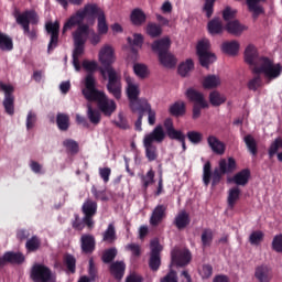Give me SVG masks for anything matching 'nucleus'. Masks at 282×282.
Segmentation results:
<instances>
[{"instance_id": "nucleus-1", "label": "nucleus", "mask_w": 282, "mask_h": 282, "mask_svg": "<svg viewBox=\"0 0 282 282\" xmlns=\"http://www.w3.org/2000/svg\"><path fill=\"white\" fill-rule=\"evenodd\" d=\"M245 62L251 66L253 77L249 79L247 86L249 90H258L263 86V75L265 83L271 84L274 79H278L282 75V64H275L274 59L259 55L257 46L249 44L245 50Z\"/></svg>"}, {"instance_id": "nucleus-2", "label": "nucleus", "mask_w": 282, "mask_h": 282, "mask_svg": "<svg viewBox=\"0 0 282 282\" xmlns=\"http://www.w3.org/2000/svg\"><path fill=\"white\" fill-rule=\"evenodd\" d=\"M115 51L112 46L106 44L99 51V62L102 64L100 68L104 79L108 78L107 90L115 97V99H121L122 97V75L120 72L113 68Z\"/></svg>"}, {"instance_id": "nucleus-3", "label": "nucleus", "mask_w": 282, "mask_h": 282, "mask_svg": "<svg viewBox=\"0 0 282 282\" xmlns=\"http://www.w3.org/2000/svg\"><path fill=\"white\" fill-rule=\"evenodd\" d=\"M238 163L235 156H228V159H220L218 166L214 169L212 161H206L203 167V183L204 185H209L212 182L213 186L218 185L221 182V178L225 174H232L237 170Z\"/></svg>"}, {"instance_id": "nucleus-4", "label": "nucleus", "mask_w": 282, "mask_h": 282, "mask_svg": "<svg viewBox=\"0 0 282 282\" xmlns=\"http://www.w3.org/2000/svg\"><path fill=\"white\" fill-rule=\"evenodd\" d=\"M89 7H91L90 3L85 4L84 9H79L74 15H70L63 26V33H66L69 29H74V26H77L75 33L84 51L90 33L89 24H84L85 18L88 21H91V13L88 10Z\"/></svg>"}, {"instance_id": "nucleus-5", "label": "nucleus", "mask_w": 282, "mask_h": 282, "mask_svg": "<svg viewBox=\"0 0 282 282\" xmlns=\"http://www.w3.org/2000/svg\"><path fill=\"white\" fill-rule=\"evenodd\" d=\"M172 42L170 37H161L152 42L151 48L159 55V62L166 68H174L177 64V59L173 53L170 52Z\"/></svg>"}, {"instance_id": "nucleus-6", "label": "nucleus", "mask_w": 282, "mask_h": 282, "mask_svg": "<svg viewBox=\"0 0 282 282\" xmlns=\"http://www.w3.org/2000/svg\"><path fill=\"white\" fill-rule=\"evenodd\" d=\"M14 18L17 23L22 26L24 34L30 37V40H36L37 33L35 29L30 30V24H39V15L34 9H30L20 13V11H14Z\"/></svg>"}, {"instance_id": "nucleus-7", "label": "nucleus", "mask_w": 282, "mask_h": 282, "mask_svg": "<svg viewBox=\"0 0 282 282\" xmlns=\"http://www.w3.org/2000/svg\"><path fill=\"white\" fill-rule=\"evenodd\" d=\"M185 95L189 101H193V119H199V117H202L203 108H209V102L207 101L204 93L196 88H187Z\"/></svg>"}, {"instance_id": "nucleus-8", "label": "nucleus", "mask_w": 282, "mask_h": 282, "mask_svg": "<svg viewBox=\"0 0 282 282\" xmlns=\"http://www.w3.org/2000/svg\"><path fill=\"white\" fill-rule=\"evenodd\" d=\"M138 108L135 112H139V117L137 121L134 122L135 130L141 131L142 130V121L144 117V112L148 113V123L150 126H154L156 123V110L152 108V105L148 99H139L138 100Z\"/></svg>"}, {"instance_id": "nucleus-9", "label": "nucleus", "mask_w": 282, "mask_h": 282, "mask_svg": "<svg viewBox=\"0 0 282 282\" xmlns=\"http://www.w3.org/2000/svg\"><path fill=\"white\" fill-rule=\"evenodd\" d=\"M30 278L33 282H56L52 269L41 262H35L31 267Z\"/></svg>"}, {"instance_id": "nucleus-10", "label": "nucleus", "mask_w": 282, "mask_h": 282, "mask_svg": "<svg viewBox=\"0 0 282 282\" xmlns=\"http://www.w3.org/2000/svg\"><path fill=\"white\" fill-rule=\"evenodd\" d=\"M196 53L200 66H204L205 68H209L210 64H214V62L217 61L216 53H212L210 51L209 40H200L196 45Z\"/></svg>"}, {"instance_id": "nucleus-11", "label": "nucleus", "mask_w": 282, "mask_h": 282, "mask_svg": "<svg viewBox=\"0 0 282 282\" xmlns=\"http://www.w3.org/2000/svg\"><path fill=\"white\" fill-rule=\"evenodd\" d=\"M126 94L128 96V100L130 104V109L132 112H137V109L139 108V97H140V85L137 84L133 79V77H126Z\"/></svg>"}, {"instance_id": "nucleus-12", "label": "nucleus", "mask_w": 282, "mask_h": 282, "mask_svg": "<svg viewBox=\"0 0 282 282\" xmlns=\"http://www.w3.org/2000/svg\"><path fill=\"white\" fill-rule=\"evenodd\" d=\"M163 245H161L159 238H154L150 242V260L149 267L152 271H159L162 264V256Z\"/></svg>"}, {"instance_id": "nucleus-13", "label": "nucleus", "mask_w": 282, "mask_h": 282, "mask_svg": "<svg viewBox=\"0 0 282 282\" xmlns=\"http://www.w3.org/2000/svg\"><path fill=\"white\" fill-rule=\"evenodd\" d=\"M0 93H4L3 107L7 115H14V86L0 80Z\"/></svg>"}, {"instance_id": "nucleus-14", "label": "nucleus", "mask_w": 282, "mask_h": 282, "mask_svg": "<svg viewBox=\"0 0 282 282\" xmlns=\"http://www.w3.org/2000/svg\"><path fill=\"white\" fill-rule=\"evenodd\" d=\"M88 11L91 14V22H95L96 18H98V33L99 36L105 35L109 31V26L107 24L106 13L98 4L91 3L88 7Z\"/></svg>"}, {"instance_id": "nucleus-15", "label": "nucleus", "mask_w": 282, "mask_h": 282, "mask_svg": "<svg viewBox=\"0 0 282 282\" xmlns=\"http://www.w3.org/2000/svg\"><path fill=\"white\" fill-rule=\"evenodd\" d=\"M98 203L97 200H93L91 198H87L83 204L82 212L84 214V224L93 229L95 227L94 216L97 214Z\"/></svg>"}, {"instance_id": "nucleus-16", "label": "nucleus", "mask_w": 282, "mask_h": 282, "mask_svg": "<svg viewBox=\"0 0 282 282\" xmlns=\"http://www.w3.org/2000/svg\"><path fill=\"white\" fill-rule=\"evenodd\" d=\"M83 95L88 101H97L99 97V90L96 88V77L93 73H87L85 77V88H83Z\"/></svg>"}, {"instance_id": "nucleus-17", "label": "nucleus", "mask_w": 282, "mask_h": 282, "mask_svg": "<svg viewBox=\"0 0 282 282\" xmlns=\"http://www.w3.org/2000/svg\"><path fill=\"white\" fill-rule=\"evenodd\" d=\"M45 28L47 33L51 35L48 45H47V53L51 54L58 46L61 24L57 21L47 22Z\"/></svg>"}, {"instance_id": "nucleus-18", "label": "nucleus", "mask_w": 282, "mask_h": 282, "mask_svg": "<svg viewBox=\"0 0 282 282\" xmlns=\"http://www.w3.org/2000/svg\"><path fill=\"white\" fill-rule=\"evenodd\" d=\"M192 257V251L189 249L175 247L171 251V260L177 267H185L186 264H189Z\"/></svg>"}, {"instance_id": "nucleus-19", "label": "nucleus", "mask_w": 282, "mask_h": 282, "mask_svg": "<svg viewBox=\"0 0 282 282\" xmlns=\"http://www.w3.org/2000/svg\"><path fill=\"white\" fill-rule=\"evenodd\" d=\"M98 108L104 112L105 115H112L115 110L117 109V104L113 99H108L106 93H102L101 90H98Z\"/></svg>"}, {"instance_id": "nucleus-20", "label": "nucleus", "mask_w": 282, "mask_h": 282, "mask_svg": "<svg viewBox=\"0 0 282 282\" xmlns=\"http://www.w3.org/2000/svg\"><path fill=\"white\" fill-rule=\"evenodd\" d=\"M143 145L145 148V156L148 158V161H155L159 156V151L158 145L154 144L153 131L145 134Z\"/></svg>"}, {"instance_id": "nucleus-21", "label": "nucleus", "mask_w": 282, "mask_h": 282, "mask_svg": "<svg viewBox=\"0 0 282 282\" xmlns=\"http://www.w3.org/2000/svg\"><path fill=\"white\" fill-rule=\"evenodd\" d=\"M166 212L167 205H156L152 210V215L150 216V225H152L153 227H158V225H160L164 220Z\"/></svg>"}, {"instance_id": "nucleus-22", "label": "nucleus", "mask_w": 282, "mask_h": 282, "mask_svg": "<svg viewBox=\"0 0 282 282\" xmlns=\"http://www.w3.org/2000/svg\"><path fill=\"white\" fill-rule=\"evenodd\" d=\"M96 238L93 234H83L80 237V247L83 253H94L96 249Z\"/></svg>"}, {"instance_id": "nucleus-23", "label": "nucleus", "mask_w": 282, "mask_h": 282, "mask_svg": "<svg viewBox=\"0 0 282 282\" xmlns=\"http://www.w3.org/2000/svg\"><path fill=\"white\" fill-rule=\"evenodd\" d=\"M127 269V264L124 260H113L111 264H109V272L115 278V280H122L124 276Z\"/></svg>"}, {"instance_id": "nucleus-24", "label": "nucleus", "mask_w": 282, "mask_h": 282, "mask_svg": "<svg viewBox=\"0 0 282 282\" xmlns=\"http://www.w3.org/2000/svg\"><path fill=\"white\" fill-rule=\"evenodd\" d=\"M272 269L268 264H259L254 269V276L258 282H270L272 280Z\"/></svg>"}, {"instance_id": "nucleus-25", "label": "nucleus", "mask_w": 282, "mask_h": 282, "mask_svg": "<svg viewBox=\"0 0 282 282\" xmlns=\"http://www.w3.org/2000/svg\"><path fill=\"white\" fill-rule=\"evenodd\" d=\"M251 172L249 167H245L243 170H240V172H237L234 174V176L228 178V183H236L237 186L239 185H248L250 181Z\"/></svg>"}, {"instance_id": "nucleus-26", "label": "nucleus", "mask_w": 282, "mask_h": 282, "mask_svg": "<svg viewBox=\"0 0 282 282\" xmlns=\"http://www.w3.org/2000/svg\"><path fill=\"white\" fill-rule=\"evenodd\" d=\"M207 143L215 154H225L226 143H224V141H220V139H218V137H216L215 134H209L207 137Z\"/></svg>"}, {"instance_id": "nucleus-27", "label": "nucleus", "mask_w": 282, "mask_h": 282, "mask_svg": "<svg viewBox=\"0 0 282 282\" xmlns=\"http://www.w3.org/2000/svg\"><path fill=\"white\" fill-rule=\"evenodd\" d=\"M7 262H11L12 264H22L25 262V256L22 251H6L3 253V265Z\"/></svg>"}, {"instance_id": "nucleus-28", "label": "nucleus", "mask_w": 282, "mask_h": 282, "mask_svg": "<svg viewBox=\"0 0 282 282\" xmlns=\"http://www.w3.org/2000/svg\"><path fill=\"white\" fill-rule=\"evenodd\" d=\"M225 29L231 35L240 36L242 35L243 31H246L247 26L245 24H241L239 20H235L234 18L231 22H228L226 24Z\"/></svg>"}, {"instance_id": "nucleus-29", "label": "nucleus", "mask_w": 282, "mask_h": 282, "mask_svg": "<svg viewBox=\"0 0 282 282\" xmlns=\"http://www.w3.org/2000/svg\"><path fill=\"white\" fill-rule=\"evenodd\" d=\"M260 2H265V0H247V7L249 11L252 13V18L254 20H257L259 15H261L262 13H265Z\"/></svg>"}, {"instance_id": "nucleus-30", "label": "nucleus", "mask_w": 282, "mask_h": 282, "mask_svg": "<svg viewBox=\"0 0 282 282\" xmlns=\"http://www.w3.org/2000/svg\"><path fill=\"white\" fill-rule=\"evenodd\" d=\"M207 29L212 35H219L224 33L225 26L220 18H213V20H209Z\"/></svg>"}, {"instance_id": "nucleus-31", "label": "nucleus", "mask_w": 282, "mask_h": 282, "mask_svg": "<svg viewBox=\"0 0 282 282\" xmlns=\"http://www.w3.org/2000/svg\"><path fill=\"white\" fill-rule=\"evenodd\" d=\"M220 84H221V79L219 75H206L202 82L203 88L207 90L217 88V86H220Z\"/></svg>"}, {"instance_id": "nucleus-32", "label": "nucleus", "mask_w": 282, "mask_h": 282, "mask_svg": "<svg viewBox=\"0 0 282 282\" xmlns=\"http://www.w3.org/2000/svg\"><path fill=\"white\" fill-rule=\"evenodd\" d=\"M240 196H241V189L237 184L235 187H230L227 196V203L230 209H234V207H236V203L237 200H239Z\"/></svg>"}, {"instance_id": "nucleus-33", "label": "nucleus", "mask_w": 282, "mask_h": 282, "mask_svg": "<svg viewBox=\"0 0 282 282\" xmlns=\"http://www.w3.org/2000/svg\"><path fill=\"white\" fill-rule=\"evenodd\" d=\"M223 53L227 55H237L240 51V43L237 40H231V42H224L221 44Z\"/></svg>"}, {"instance_id": "nucleus-34", "label": "nucleus", "mask_w": 282, "mask_h": 282, "mask_svg": "<svg viewBox=\"0 0 282 282\" xmlns=\"http://www.w3.org/2000/svg\"><path fill=\"white\" fill-rule=\"evenodd\" d=\"M189 223H191V217L186 210L180 212L175 216L174 224L177 227V229H184L185 227H187V225H189Z\"/></svg>"}, {"instance_id": "nucleus-35", "label": "nucleus", "mask_w": 282, "mask_h": 282, "mask_svg": "<svg viewBox=\"0 0 282 282\" xmlns=\"http://www.w3.org/2000/svg\"><path fill=\"white\" fill-rule=\"evenodd\" d=\"M130 20L132 21V24L141 26L144 24V22H147V13H144L142 9H133Z\"/></svg>"}, {"instance_id": "nucleus-36", "label": "nucleus", "mask_w": 282, "mask_h": 282, "mask_svg": "<svg viewBox=\"0 0 282 282\" xmlns=\"http://www.w3.org/2000/svg\"><path fill=\"white\" fill-rule=\"evenodd\" d=\"M169 112L173 117H182L186 112V104L184 101H175L170 106Z\"/></svg>"}, {"instance_id": "nucleus-37", "label": "nucleus", "mask_w": 282, "mask_h": 282, "mask_svg": "<svg viewBox=\"0 0 282 282\" xmlns=\"http://www.w3.org/2000/svg\"><path fill=\"white\" fill-rule=\"evenodd\" d=\"M56 123L59 130L67 131L70 126L69 115H66V112H57Z\"/></svg>"}, {"instance_id": "nucleus-38", "label": "nucleus", "mask_w": 282, "mask_h": 282, "mask_svg": "<svg viewBox=\"0 0 282 282\" xmlns=\"http://www.w3.org/2000/svg\"><path fill=\"white\" fill-rule=\"evenodd\" d=\"M145 33H148L150 37H160V35L163 33V26L156 22H148Z\"/></svg>"}, {"instance_id": "nucleus-39", "label": "nucleus", "mask_w": 282, "mask_h": 282, "mask_svg": "<svg viewBox=\"0 0 282 282\" xmlns=\"http://www.w3.org/2000/svg\"><path fill=\"white\" fill-rule=\"evenodd\" d=\"M118 256V249L117 247H109L108 249H105L101 254V260L106 264H112L113 260Z\"/></svg>"}, {"instance_id": "nucleus-40", "label": "nucleus", "mask_w": 282, "mask_h": 282, "mask_svg": "<svg viewBox=\"0 0 282 282\" xmlns=\"http://www.w3.org/2000/svg\"><path fill=\"white\" fill-rule=\"evenodd\" d=\"M243 141H245L250 154H252V156H257V154L259 152V148H258L254 137H252V134H246L243 138Z\"/></svg>"}, {"instance_id": "nucleus-41", "label": "nucleus", "mask_w": 282, "mask_h": 282, "mask_svg": "<svg viewBox=\"0 0 282 282\" xmlns=\"http://www.w3.org/2000/svg\"><path fill=\"white\" fill-rule=\"evenodd\" d=\"M0 48L1 51H12L14 48V42L7 33H0Z\"/></svg>"}, {"instance_id": "nucleus-42", "label": "nucleus", "mask_w": 282, "mask_h": 282, "mask_svg": "<svg viewBox=\"0 0 282 282\" xmlns=\"http://www.w3.org/2000/svg\"><path fill=\"white\" fill-rule=\"evenodd\" d=\"M200 240L203 248L212 246V242L214 240V231L210 227H206L205 229H203Z\"/></svg>"}, {"instance_id": "nucleus-43", "label": "nucleus", "mask_w": 282, "mask_h": 282, "mask_svg": "<svg viewBox=\"0 0 282 282\" xmlns=\"http://www.w3.org/2000/svg\"><path fill=\"white\" fill-rule=\"evenodd\" d=\"M282 149V137H276L272 143H270L268 148V156L269 159H274L278 150Z\"/></svg>"}, {"instance_id": "nucleus-44", "label": "nucleus", "mask_w": 282, "mask_h": 282, "mask_svg": "<svg viewBox=\"0 0 282 282\" xmlns=\"http://www.w3.org/2000/svg\"><path fill=\"white\" fill-rule=\"evenodd\" d=\"M63 261L64 264H66L68 271H70V273H75L76 271V256H74L73 253H64L63 254Z\"/></svg>"}, {"instance_id": "nucleus-45", "label": "nucleus", "mask_w": 282, "mask_h": 282, "mask_svg": "<svg viewBox=\"0 0 282 282\" xmlns=\"http://www.w3.org/2000/svg\"><path fill=\"white\" fill-rule=\"evenodd\" d=\"M195 67L193 59H186L180 64L177 72L182 77H186L191 70Z\"/></svg>"}, {"instance_id": "nucleus-46", "label": "nucleus", "mask_w": 282, "mask_h": 282, "mask_svg": "<svg viewBox=\"0 0 282 282\" xmlns=\"http://www.w3.org/2000/svg\"><path fill=\"white\" fill-rule=\"evenodd\" d=\"M141 183L143 185V189H148V187L155 183V172L153 169H150L147 174L141 175Z\"/></svg>"}, {"instance_id": "nucleus-47", "label": "nucleus", "mask_w": 282, "mask_h": 282, "mask_svg": "<svg viewBox=\"0 0 282 282\" xmlns=\"http://www.w3.org/2000/svg\"><path fill=\"white\" fill-rule=\"evenodd\" d=\"M166 137L165 130L161 123L159 126H155L154 130H152V138L153 141H156V143H162Z\"/></svg>"}, {"instance_id": "nucleus-48", "label": "nucleus", "mask_w": 282, "mask_h": 282, "mask_svg": "<svg viewBox=\"0 0 282 282\" xmlns=\"http://www.w3.org/2000/svg\"><path fill=\"white\" fill-rule=\"evenodd\" d=\"M42 245L41 238L39 236H32L31 238H28L25 242V247L28 251H37Z\"/></svg>"}, {"instance_id": "nucleus-49", "label": "nucleus", "mask_w": 282, "mask_h": 282, "mask_svg": "<svg viewBox=\"0 0 282 282\" xmlns=\"http://www.w3.org/2000/svg\"><path fill=\"white\" fill-rule=\"evenodd\" d=\"M209 101L212 106H221V104H225L226 97L221 95L218 90H213L209 94Z\"/></svg>"}, {"instance_id": "nucleus-50", "label": "nucleus", "mask_w": 282, "mask_h": 282, "mask_svg": "<svg viewBox=\"0 0 282 282\" xmlns=\"http://www.w3.org/2000/svg\"><path fill=\"white\" fill-rule=\"evenodd\" d=\"M117 238V231L113 223H109L106 231H104V240L108 242H113Z\"/></svg>"}, {"instance_id": "nucleus-51", "label": "nucleus", "mask_w": 282, "mask_h": 282, "mask_svg": "<svg viewBox=\"0 0 282 282\" xmlns=\"http://www.w3.org/2000/svg\"><path fill=\"white\" fill-rule=\"evenodd\" d=\"M133 72L138 77H141V79H145V77L150 75L147 64H134Z\"/></svg>"}, {"instance_id": "nucleus-52", "label": "nucleus", "mask_w": 282, "mask_h": 282, "mask_svg": "<svg viewBox=\"0 0 282 282\" xmlns=\"http://www.w3.org/2000/svg\"><path fill=\"white\" fill-rule=\"evenodd\" d=\"M63 145L70 154H77L79 152V143L75 139H65Z\"/></svg>"}, {"instance_id": "nucleus-53", "label": "nucleus", "mask_w": 282, "mask_h": 282, "mask_svg": "<svg viewBox=\"0 0 282 282\" xmlns=\"http://www.w3.org/2000/svg\"><path fill=\"white\" fill-rule=\"evenodd\" d=\"M87 108H88L87 115L90 122L95 124L100 123L101 115L99 110H97L96 108H93L90 104L87 106Z\"/></svg>"}, {"instance_id": "nucleus-54", "label": "nucleus", "mask_w": 282, "mask_h": 282, "mask_svg": "<svg viewBox=\"0 0 282 282\" xmlns=\"http://www.w3.org/2000/svg\"><path fill=\"white\" fill-rule=\"evenodd\" d=\"M164 128L166 130V134L170 139H175L177 138V130L174 128V123L172 119L167 118L164 120Z\"/></svg>"}, {"instance_id": "nucleus-55", "label": "nucleus", "mask_w": 282, "mask_h": 282, "mask_svg": "<svg viewBox=\"0 0 282 282\" xmlns=\"http://www.w3.org/2000/svg\"><path fill=\"white\" fill-rule=\"evenodd\" d=\"M187 139L191 141V143L198 144L202 143L204 139L203 132H199L198 130H188L186 133Z\"/></svg>"}, {"instance_id": "nucleus-56", "label": "nucleus", "mask_w": 282, "mask_h": 282, "mask_svg": "<svg viewBox=\"0 0 282 282\" xmlns=\"http://www.w3.org/2000/svg\"><path fill=\"white\" fill-rule=\"evenodd\" d=\"M88 273H89V282H96L98 278V269L96 267V262L94 258H89Z\"/></svg>"}, {"instance_id": "nucleus-57", "label": "nucleus", "mask_w": 282, "mask_h": 282, "mask_svg": "<svg viewBox=\"0 0 282 282\" xmlns=\"http://www.w3.org/2000/svg\"><path fill=\"white\" fill-rule=\"evenodd\" d=\"M160 282H178V274L175 269H170L163 278H161Z\"/></svg>"}, {"instance_id": "nucleus-58", "label": "nucleus", "mask_w": 282, "mask_h": 282, "mask_svg": "<svg viewBox=\"0 0 282 282\" xmlns=\"http://www.w3.org/2000/svg\"><path fill=\"white\" fill-rule=\"evenodd\" d=\"M237 10L231 7H226L223 11V19L227 22H231L234 18H236Z\"/></svg>"}, {"instance_id": "nucleus-59", "label": "nucleus", "mask_w": 282, "mask_h": 282, "mask_svg": "<svg viewBox=\"0 0 282 282\" xmlns=\"http://www.w3.org/2000/svg\"><path fill=\"white\" fill-rule=\"evenodd\" d=\"M216 0H205L203 11H205L207 18H212L214 14Z\"/></svg>"}, {"instance_id": "nucleus-60", "label": "nucleus", "mask_w": 282, "mask_h": 282, "mask_svg": "<svg viewBox=\"0 0 282 282\" xmlns=\"http://www.w3.org/2000/svg\"><path fill=\"white\" fill-rule=\"evenodd\" d=\"M249 240L251 245H260V242L263 240V231H252L249 236Z\"/></svg>"}, {"instance_id": "nucleus-61", "label": "nucleus", "mask_w": 282, "mask_h": 282, "mask_svg": "<svg viewBox=\"0 0 282 282\" xmlns=\"http://www.w3.org/2000/svg\"><path fill=\"white\" fill-rule=\"evenodd\" d=\"M272 249L282 253V234H276L272 240Z\"/></svg>"}, {"instance_id": "nucleus-62", "label": "nucleus", "mask_w": 282, "mask_h": 282, "mask_svg": "<svg viewBox=\"0 0 282 282\" xmlns=\"http://www.w3.org/2000/svg\"><path fill=\"white\" fill-rule=\"evenodd\" d=\"M36 121H37L36 112H33V110H30L26 117V129L31 130L32 128H34Z\"/></svg>"}, {"instance_id": "nucleus-63", "label": "nucleus", "mask_w": 282, "mask_h": 282, "mask_svg": "<svg viewBox=\"0 0 282 282\" xmlns=\"http://www.w3.org/2000/svg\"><path fill=\"white\" fill-rule=\"evenodd\" d=\"M72 226L74 229L82 231L85 227L84 218L82 219L79 214H74V220H72Z\"/></svg>"}, {"instance_id": "nucleus-64", "label": "nucleus", "mask_w": 282, "mask_h": 282, "mask_svg": "<svg viewBox=\"0 0 282 282\" xmlns=\"http://www.w3.org/2000/svg\"><path fill=\"white\" fill-rule=\"evenodd\" d=\"M83 67L85 68V70H87V73L95 74L98 68V64L95 61L90 62L89 59H84Z\"/></svg>"}]
</instances>
